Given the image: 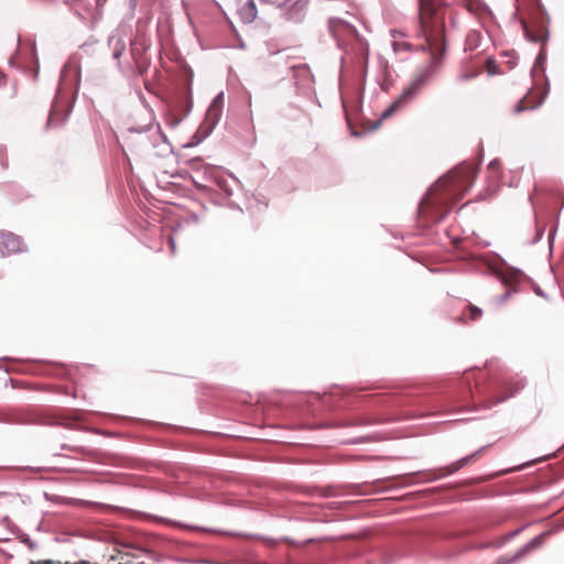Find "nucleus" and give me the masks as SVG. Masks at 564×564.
Wrapping results in <instances>:
<instances>
[{"instance_id":"obj_1","label":"nucleus","mask_w":564,"mask_h":564,"mask_svg":"<svg viewBox=\"0 0 564 564\" xmlns=\"http://www.w3.org/2000/svg\"><path fill=\"white\" fill-rule=\"evenodd\" d=\"M419 15L421 30L425 36L430 51V63L417 69L411 83L402 94L381 115L382 119L389 118L404 105L432 78L441 66L445 50L444 17L433 0H419Z\"/></svg>"},{"instance_id":"obj_2","label":"nucleus","mask_w":564,"mask_h":564,"mask_svg":"<svg viewBox=\"0 0 564 564\" xmlns=\"http://www.w3.org/2000/svg\"><path fill=\"white\" fill-rule=\"evenodd\" d=\"M476 173V169L471 165H459L440 178L420 203V217L425 218L426 221H442L456 202L470 188Z\"/></svg>"},{"instance_id":"obj_3","label":"nucleus","mask_w":564,"mask_h":564,"mask_svg":"<svg viewBox=\"0 0 564 564\" xmlns=\"http://www.w3.org/2000/svg\"><path fill=\"white\" fill-rule=\"evenodd\" d=\"M148 131H152L151 135H143L141 132L137 131V142L140 144L142 150H149L150 148H160L162 147L161 152L170 151L171 147L167 143V139L165 134L162 132L161 127L156 124L154 129L149 126Z\"/></svg>"},{"instance_id":"obj_4","label":"nucleus","mask_w":564,"mask_h":564,"mask_svg":"<svg viewBox=\"0 0 564 564\" xmlns=\"http://www.w3.org/2000/svg\"><path fill=\"white\" fill-rule=\"evenodd\" d=\"M329 30L338 41L354 37L356 34V29L350 23L338 18L329 19Z\"/></svg>"},{"instance_id":"obj_5","label":"nucleus","mask_w":564,"mask_h":564,"mask_svg":"<svg viewBox=\"0 0 564 564\" xmlns=\"http://www.w3.org/2000/svg\"><path fill=\"white\" fill-rule=\"evenodd\" d=\"M22 250L21 239L12 232H0V253H15Z\"/></svg>"},{"instance_id":"obj_6","label":"nucleus","mask_w":564,"mask_h":564,"mask_svg":"<svg viewBox=\"0 0 564 564\" xmlns=\"http://www.w3.org/2000/svg\"><path fill=\"white\" fill-rule=\"evenodd\" d=\"M484 451H485V447H481L480 449L476 451L475 453L458 459L457 462L453 463L452 465H449L447 467L442 468L441 476L451 475V474L459 470L460 468L465 467L466 465L474 463L476 459H478L480 457V455L482 454Z\"/></svg>"},{"instance_id":"obj_7","label":"nucleus","mask_w":564,"mask_h":564,"mask_svg":"<svg viewBox=\"0 0 564 564\" xmlns=\"http://www.w3.org/2000/svg\"><path fill=\"white\" fill-rule=\"evenodd\" d=\"M224 108V94H218L214 100L212 101L208 110H207V119L212 121L213 124H215L220 116Z\"/></svg>"},{"instance_id":"obj_8","label":"nucleus","mask_w":564,"mask_h":564,"mask_svg":"<svg viewBox=\"0 0 564 564\" xmlns=\"http://www.w3.org/2000/svg\"><path fill=\"white\" fill-rule=\"evenodd\" d=\"M241 19L245 22H252L257 18V7L254 0H248L239 10Z\"/></svg>"},{"instance_id":"obj_9","label":"nucleus","mask_w":564,"mask_h":564,"mask_svg":"<svg viewBox=\"0 0 564 564\" xmlns=\"http://www.w3.org/2000/svg\"><path fill=\"white\" fill-rule=\"evenodd\" d=\"M551 535V531H545L539 535H536L534 539H532L528 544H525L521 551H520V555H524L538 547H540L541 545H543V543L545 542V540Z\"/></svg>"},{"instance_id":"obj_10","label":"nucleus","mask_w":564,"mask_h":564,"mask_svg":"<svg viewBox=\"0 0 564 564\" xmlns=\"http://www.w3.org/2000/svg\"><path fill=\"white\" fill-rule=\"evenodd\" d=\"M523 28H524L525 35L530 41H532L534 43L545 41L546 34L542 30H540L539 32H532L531 29L525 23H523Z\"/></svg>"},{"instance_id":"obj_11","label":"nucleus","mask_w":564,"mask_h":564,"mask_svg":"<svg viewBox=\"0 0 564 564\" xmlns=\"http://www.w3.org/2000/svg\"><path fill=\"white\" fill-rule=\"evenodd\" d=\"M467 310H468V318L470 321H477L482 315L481 310L473 304H469L467 306Z\"/></svg>"},{"instance_id":"obj_12","label":"nucleus","mask_w":564,"mask_h":564,"mask_svg":"<svg viewBox=\"0 0 564 564\" xmlns=\"http://www.w3.org/2000/svg\"><path fill=\"white\" fill-rule=\"evenodd\" d=\"M167 243L172 254L176 253V242L172 235L167 237Z\"/></svg>"},{"instance_id":"obj_13","label":"nucleus","mask_w":564,"mask_h":564,"mask_svg":"<svg viewBox=\"0 0 564 564\" xmlns=\"http://www.w3.org/2000/svg\"><path fill=\"white\" fill-rule=\"evenodd\" d=\"M529 108H530V106H528V105L525 104V100H524V99H522V100H520V101L518 102V105H517V107H516V111H517V112H520V111H522V110H524V109H529Z\"/></svg>"},{"instance_id":"obj_14","label":"nucleus","mask_w":564,"mask_h":564,"mask_svg":"<svg viewBox=\"0 0 564 564\" xmlns=\"http://www.w3.org/2000/svg\"><path fill=\"white\" fill-rule=\"evenodd\" d=\"M55 115H56V108L54 107L50 113V117H48V120H47V126H51L54 118H55Z\"/></svg>"},{"instance_id":"obj_15","label":"nucleus","mask_w":564,"mask_h":564,"mask_svg":"<svg viewBox=\"0 0 564 564\" xmlns=\"http://www.w3.org/2000/svg\"><path fill=\"white\" fill-rule=\"evenodd\" d=\"M473 76H475V74H473V75H468V74H463V78H464V79H468V78H471Z\"/></svg>"}]
</instances>
